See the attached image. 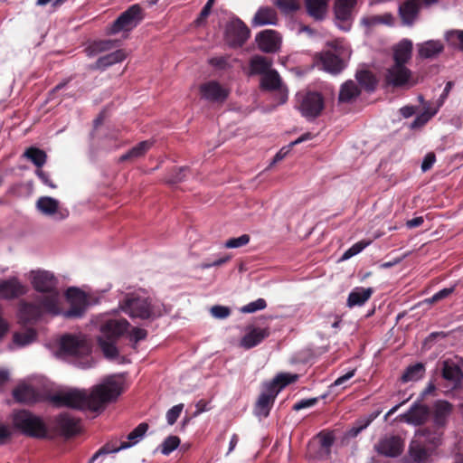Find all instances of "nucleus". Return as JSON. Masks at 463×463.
<instances>
[{"mask_svg": "<svg viewBox=\"0 0 463 463\" xmlns=\"http://www.w3.org/2000/svg\"><path fill=\"white\" fill-rule=\"evenodd\" d=\"M122 392L120 383L108 380L93 386L90 392L84 389L59 391L51 396V402L57 407L98 411L102 410L106 404L116 401Z\"/></svg>", "mask_w": 463, "mask_h": 463, "instance_id": "f257e3e1", "label": "nucleus"}, {"mask_svg": "<svg viewBox=\"0 0 463 463\" xmlns=\"http://www.w3.org/2000/svg\"><path fill=\"white\" fill-rule=\"evenodd\" d=\"M120 309L131 318L154 320L164 313V305L137 292L128 293L119 301Z\"/></svg>", "mask_w": 463, "mask_h": 463, "instance_id": "f03ea898", "label": "nucleus"}, {"mask_svg": "<svg viewBox=\"0 0 463 463\" xmlns=\"http://www.w3.org/2000/svg\"><path fill=\"white\" fill-rule=\"evenodd\" d=\"M129 327V322L122 317L109 318L103 322L98 343L106 358L116 359L118 357V349L116 344Z\"/></svg>", "mask_w": 463, "mask_h": 463, "instance_id": "7ed1b4c3", "label": "nucleus"}, {"mask_svg": "<svg viewBox=\"0 0 463 463\" xmlns=\"http://www.w3.org/2000/svg\"><path fill=\"white\" fill-rule=\"evenodd\" d=\"M56 316L60 314L59 305L54 304L52 297L36 296L32 301L19 302L18 317L21 324L33 325L44 315Z\"/></svg>", "mask_w": 463, "mask_h": 463, "instance_id": "20e7f679", "label": "nucleus"}, {"mask_svg": "<svg viewBox=\"0 0 463 463\" xmlns=\"http://www.w3.org/2000/svg\"><path fill=\"white\" fill-rule=\"evenodd\" d=\"M13 423L25 436L36 439H45L48 436V428L43 419L27 410L16 411Z\"/></svg>", "mask_w": 463, "mask_h": 463, "instance_id": "39448f33", "label": "nucleus"}, {"mask_svg": "<svg viewBox=\"0 0 463 463\" xmlns=\"http://www.w3.org/2000/svg\"><path fill=\"white\" fill-rule=\"evenodd\" d=\"M325 107V98L318 91L303 90L296 95V109L307 120H314L320 117Z\"/></svg>", "mask_w": 463, "mask_h": 463, "instance_id": "423d86ee", "label": "nucleus"}, {"mask_svg": "<svg viewBox=\"0 0 463 463\" xmlns=\"http://www.w3.org/2000/svg\"><path fill=\"white\" fill-rule=\"evenodd\" d=\"M59 351L64 356L85 360L80 362L85 365L90 356L91 345L83 335L67 334L62 335L60 340Z\"/></svg>", "mask_w": 463, "mask_h": 463, "instance_id": "0eeeda50", "label": "nucleus"}, {"mask_svg": "<svg viewBox=\"0 0 463 463\" xmlns=\"http://www.w3.org/2000/svg\"><path fill=\"white\" fill-rule=\"evenodd\" d=\"M144 19L143 9L138 4L132 5L108 27L109 35L119 33H129L135 29Z\"/></svg>", "mask_w": 463, "mask_h": 463, "instance_id": "6e6552de", "label": "nucleus"}, {"mask_svg": "<svg viewBox=\"0 0 463 463\" xmlns=\"http://www.w3.org/2000/svg\"><path fill=\"white\" fill-rule=\"evenodd\" d=\"M30 279L35 291L44 293L43 297H52L54 304L59 305L58 279L54 274L48 270H33Z\"/></svg>", "mask_w": 463, "mask_h": 463, "instance_id": "1a4fd4ad", "label": "nucleus"}, {"mask_svg": "<svg viewBox=\"0 0 463 463\" xmlns=\"http://www.w3.org/2000/svg\"><path fill=\"white\" fill-rule=\"evenodd\" d=\"M250 36V30L239 17H232L224 31L225 43L232 48L242 47Z\"/></svg>", "mask_w": 463, "mask_h": 463, "instance_id": "9d476101", "label": "nucleus"}, {"mask_svg": "<svg viewBox=\"0 0 463 463\" xmlns=\"http://www.w3.org/2000/svg\"><path fill=\"white\" fill-rule=\"evenodd\" d=\"M80 420L68 412H62L52 420L53 430L65 439L72 438L80 432Z\"/></svg>", "mask_w": 463, "mask_h": 463, "instance_id": "9b49d317", "label": "nucleus"}, {"mask_svg": "<svg viewBox=\"0 0 463 463\" xmlns=\"http://www.w3.org/2000/svg\"><path fill=\"white\" fill-rule=\"evenodd\" d=\"M70 307L63 313L67 318L81 317L87 308L88 300L85 293L78 288H71L66 292Z\"/></svg>", "mask_w": 463, "mask_h": 463, "instance_id": "f8f14e48", "label": "nucleus"}, {"mask_svg": "<svg viewBox=\"0 0 463 463\" xmlns=\"http://www.w3.org/2000/svg\"><path fill=\"white\" fill-rule=\"evenodd\" d=\"M199 92L202 99L213 103H223L230 95V90L216 80H209L201 84Z\"/></svg>", "mask_w": 463, "mask_h": 463, "instance_id": "ddd939ff", "label": "nucleus"}, {"mask_svg": "<svg viewBox=\"0 0 463 463\" xmlns=\"http://www.w3.org/2000/svg\"><path fill=\"white\" fill-rule=\"evenodd\" d=\"M404 449V440L398 435L385 436L375 445L376 451L385 457L396 458Z\"/></svg>", "mask_w": 463, "mask_h": 463, "instance_id": "4468645a", "label": "nucleus"}, {"mask_svg": "<svg viewBox=\"0 0 463 463\" xmlns=\"http://www.w3.org/2000/svg\"><path fill=\"white\" fill-rule=\"evenodd\" d=\"M255 41L258 44L259 49L265 53L277 52L281 45L280 34L275 30H263L260 32Z\"/></svg>", "mask_w": 463, "mask_h": 463, "instance_id": "2eb2a0df", "label": "nucleus"}, {"mask_svg": "<svg viewBox=\"0 0 463 463\" xmlns=\"http://www.w3.org/2000/svg\"><path fill=\"white\" fill-rule=\"evenodd\" d=\"M411 78V71L406 66L393 64L385 74V82L393 88H402L409 85Z\"/></svg>", "mask_w": 463, "mask_h": 463, "instance_id": "dca6fc26", "label": "nucleus"}, {"mask_svg": "<svg viewBox=\"0 0 463 463\" xmlns=\"http://www.w3.org/2000/svg\"><path fill=\"white\" fill-rule=\"evenodd\" d=\"M277 396L278 390H272L264 383L262 392L254 406V414L258 417L267 418L269 415V411L273 407Z\"/></svg>", "mask_w": 463, "mask_h": 463, "instance_id": "f3484780", "label": "nucleus"}, {"mask_svg": "<svg viewBox=\"0 0 463 463\" xmlns=\"http://www.w3.org/2000/svg\"><path fill=\"white\" fill-rule=\"evenodd\" d=\"M354 0H337L335 6V15L337 26L347 32L351 28L352 7Z\"/></svg>", "mask_w": 463, "mask_h": 463, "instance_id": "a211bd4d", "label": "nucleus"}, {"mask_svg": "<svg viewBox=\"0 0 463 463\" xmlns=\"http://www.w3.org/2000/svg\"><path fill=\"white\" fill-rule=\"evenodd\" d=\"M429 416L430 408L425 404L415 402L408 411L401 415V418L409 424L420 426L425 423Z\"/></svg>", "mask_w": 463, "mask_h": 463, "instance_id": "6ab92c4d", "label": "nucleus"}, {"mask_svg": "<svg viewBox=\"0 0 463 463\" xmlns=\"http://www.w3.org/2000/svg\"><path fill=\"white\" fill-rule=\"evenodd\" d=\"M27 289L16 278L0 280V298L13 299L26 294Z\"/></svg>", "mask_w": 463, "mask_h": 463, "instance_id": "aec40b11", "label": "nucleus"}, {"mask_svg": "<svg viewBox=\"0 0 463 463\" xmlns=\"http://www.w3.org/2000/svg\"><path fill=\"white\" fill-rule=\"evenodd\" d=\"M442 377L452 384L453 389H459L463 384V371L454 362L445 360L442 364Z\"/></svg>", "mask_w": 463, "mask_h": 463, "instance_id": "412c9836", "label": "nucleus"}, {"mask_svg": "<svg viewBox=\"0 0 463 463\" xmlns=\"http://www.w3.org/2000/svg\"><path fill=\"white\" fill-rule=\"evenodd\" d=\"M319 62L323 70L332 74L341 72L345 67L344 61L332 51L322 52L319 54Z\"/></svg>", "mask_w": 463, "mask_h": 463, "instance_id": "4be33fe9", "label": "nucleus"}, {"mask_svg": "<svg viewBox=\"0 0 463 463\" xmlns=\"http://www.w3.org/2000/svg\"><path fill=\"white\" fill-rule=\"evenodd\" d=\"M413 44L409 39L400 41L392 48V59L394 63L405 66L410 61L412 56Z\"/></svg>", "mask_w": 463, "mask_h": 463, "instance_id": "5701e85b", "label": "nucleus"}, {"mask_svg": "<svg viewBox=\"0 0 463 463\" xmlns=\"http://www.w3.org/2000/svg\"><path fill=\"white\" fill-rule=\"evenodd\" d=\"M36 206L45 215L58 214L60 220L65 219L69 215L68 210H59V201L52 197H40L36 202Z\"/></svg>", "mask_w": 463, "mask_h": 463, "instance_id": "b1692460", "label": "nucleus"}, {"mask_svg": "<svg viewBox=\"0 0 463 463\" xmlns=\"http://www.w3.org/2000/svg\"><path fill=\"white\" fill-rule=\"evenodd\" d=\"M420 10V4L418 0H406L399 6V14L402 23L411 25L417 18Z\"/></svg>", "mask_w": 463, "mask_h": 463, "instance_id": "393cba45", "label": "nucleus"}, {"mask_svg": "<svg viewBox=\"0 0 463 463\" xmlns=\"http://www.w3.org/2000/svg\"><path fill=\"white\" fill-rule=\"evenodd\" d=\"M278 21V14L273 7L260 6L255 13L251 24L253 26L275 25Z\"/></svg>", "mask_w": 463, "mask_h": 463, "instance_id": "a878e982", "label": "nucleus"}, {"mask_svg": "<svg viewBox=\"0 0 463 463\" xmlns=\"http://www.w3.org/2000/svg\"><path fill=\"white\" fill-rule=\"evenodd\" d=\"M452 411V405L446 401H439L433 412V428L443 430L448 422V417Z\"/></svg>", "mask_w": 463, "mask_h": 463, "instance_id": "bb28decb", "label": "nucleus"}, {"mask_svg": "<svg viewBox=\"0 0 463 463\" xmlns=\"http://www.w3.org/2000/svg\"><path fill=\"white\" fill-rule=\"evenodd\" d=\"M127 57L124 50L119 49L107 55L99 57L95 63L90 65V70L105 71L107 68L123 61Z\"/></svg>", "mask_w": 463, "mask_h": 463, "instance_id": "cd10ccee", "label": "nucleus"}, {"mask_svg": "<svg viewBox=\"0 0 463 463\" xmlns=\"http://www.w3.org/2000/svg\"><path fill=\"white\" fill-rule=\"evenodd\" d=\"M420 59H433L439 56L444 50L443 43L439 40H429L417 44Z\"/></svg>", "mask_w": 463, "mask_h": 463, "instance_id": "c85d7f7f", "label": "nucleus"}, {"mask_svg": "<svg viewBox=\"0 0 463 463\" xmlns=\"http://www.w3.org/2000/svg\"><path fill=\"white\" fill-rule=\"evenodd\" d=\"M269 328H251L241 340V345L245 349H250L260 344L269 335Z\"/></svg>", "mask_w": 463, "mask_h": 463, "instance_id": "c756f323", "label": "nucleus"}, {"mask_svg": "<svg viewBox=\"0 0 463 463\" xmlns=\"http://www.w3.org/2000/svg\"><path fill=\"white\" fill-rule=\"evenodd\" d=\"M443 430L431 427L420 429L415 433V438L421 439L424 445H431L432 448H437L441 443V437Z\"/></svg>", "mask_w": 463, "mask_h": 463, "instance_id": "7c9ffc66", "label": "nucleus"}, {"mask_svg": "<svg viewBox=\"0 0 463 463\" xmlns=\"http://www.w3.org/2000/svg\"><path fill=\"white\" fill-rule=\"evenodd\" d=\"M307 14L316 21H322L326 14L328 0H305Z\"/></svg>", "mask_w": 463, "mask_h": 463, "instance_id": "2f4dec72", "label": "nucleus"}, {"mask_svg": "<svg viewBox=\"0 0 463 463\" xmlns=\"http://www.w3.org/2000/svg\"><path fill=\"white\" fill-rule=\"evenodd\" d=\"M409 455L414 463H423L428 459L430 452L421 439L414 437L409 447Z\"/></svg>", "mask_w": 463, "mask_h": 463, "instance_id": "473e14b6", "label": "nucleus"}, {"mask_svg": "<svg viewBox=\"0 0 463 463\" xmlns=\"http://www.w3.org/2000/svg\"><path fill=\"white\" fill-rule=\"evenodd\" d=\"M147 430L148 424L146 422H141L128 435V441H122L119 447L113 449L112 451L118 452L119 450L128 449L137 444L144 437Z\"/></svg>", "mask_w": 463, "mask_h": 463, "instance_id": "72a5a7b5", "label": "nucleus"}, {"mask_svg": "<svg viewBox=\"0 0 463 463\" xmlns=\"http://www.w3.org/2000/svg\"><path fill=\"white\" fill-rule=\"evenodd\" d=\"M361 94L358 85L353 80H347L342 84L339 91L338 101L341 103H349L355 99Z\"/></svg>", "mask_w": 463, "mask_h": 463, "instance_id": "f704fd0d", "label": "nucleus"}, {"mask_svg": "<svg viewBox=\"0 0 463 463\" xmlns=\"http://www.w3.org/2000/svg\"><path fill=\"white\" fill-rule=\"evenodd\" d=\"M373 289L371 288H355L352 290L347 298V306L353 307L364 305L372 296Z\"/></svg>", "mask_w": 463, "mask_h": 463, "instance_id": "c9c22d12", "label": "nucleus"}, {"mask_svg": "<svg viewBox=\"0 0 463 463\" xmlns=\"http://www.w3.org/2000/svg\"><path fill=\"white\" fill-rule=\"evenodd\" d=\"M14 399L18 402L34 403L37 401L35 390L29 385H19L13 391Z\"/></svg>", "mask_w": 463, "mask_h": 463, "instance_id": "e433bc0d", "label": "nucleus"}, {"mask_svg": "<svg viewBox=\"0 0 463 463\" xmlns=\"http://www.w3.org/2000/svg\"><path fill=\"white\" fill-rule=\"evenodd\" d=\"M154 141L152 140H145L139 142L137 146H133L130 150H128L126 154L120 156V161L125 162L127 160H134L139 158L153 146Z\"/></svg>", "mask_w": 463, "mask_h": 463, "instance_id": "4c0bfd02", "label": "nucleus"}, {"mask_svg": "<svg viewBox=\"0 0 463 463\" xmlns=\"http://www.w3.org/2000/svg\"><path fill=\"white\" fill-rule=\"evenodd\" d=\"M282 80L276 70H271L261 76L260 88L264 90L274 91L282 85Z\"/></svg>", "mask_w": 463, "mask_h": 463, "instance_id": "58836bf2", "label": "nucleus"}, {"mask_svg": "<svg viewBox=\"0 0 463 463\" xmlns=\"http://www.w3.org/2000/svg\"><path fill=\"white\" fill-rule=\"evenodd\" d=\"M272 65V61L264 56L255 55L250 61V68L251 74L257 75H264L268 71H271L270 69Z\"/></svg>", "mask_w": 463, "mask_h": 463, "instance_id": "ea45409f", "label": "nucleus"}, {"mask_svg": "<svg viewBox=\"0 0 463 463\" xmlns=\"http://www.w3.org/2000/svg\"><path fill=\"white\" fill-rule=\"evenodd\" d=\"M23 156L31 161L37 169L42 168L47 161V154L44 150L36 146H30L25 149Z\"/></svg>", "mask_w": 463, "mask_h": 463, "instance_id": "a19ab883", "label": "nucleus"}, {"mask_svg": "<svg viewBox=\"0 0 463 463\" xmlns=\"http://www.w3.org/2000/svg\"><path fill=\"white\" fill-rule=\"evenodd\" d=\"M425 371V365L422 363H416L405 369L401 381L402 383L416 382L424 376Z\"/></svg>", "mask_w": 463, "mask_h": 463, "instance_id": "79ce46f5", "label": "nucleus"}, {"mask_svg": "<svg viewBox=\"0 0 463 463\" xmlns=\"http://www.w3.org/2000/svg\"><path fill=\"white\" fill-rule=\"evenodd\" d=\"M298 374H291V373H280L276 377L269 382L265 383L266 385L269 386V388H271L272 390H278V393L286 387L287 385L295 383L298 380Z\"/></svg>", "mask_w": 463, "mask_h": 463, "instance_id": "37998d69", "label": "nucleus"}, {"mask_svg": "<svg viewBox=\"0 0 463 463\" xmlns=\"http://www.w3.org/2000/svg\"><path fill=\"white\" fill-rule=\"evenodd\" d=\"M115 43L116 41L113 40L94 41L85 48V52L89 57H92L100 52L111 50L115 46Z\"/></svg>", "mask_w": 463, "mask_h": 463, "instance_id": "c03bdc74", "label": "nucleus"}, {"mask_svg": "<svg viewBox=\"0 0 463 463\" xmlns=\"http://www.w3.org/2000/svg\"><path fill=\"white\" fill-rule=\"evenodd\" d=\"M393 17L390 13L382 15H369L361 19V24L368 29L379 24L392 25Z\"/></svg>", "mask_w": 463, "mask_h": 463, "instance_id": "a18cd8bd", "label": "nucleus"}, {"mask_svg": "<svg viewBox=\"0 0 463 463\" xmlns=\"http://www.w3.org/2000/svg\"><path fill=\"white\" fill-rule=\"evenodd\" d=\"M355 78L358 83L364 88L367 91H373L377 85L375 76L367 70H363L356 72Z\"/></svg>", "mask_w": 463, "mask_h": 463, "instance_id": "49530a36", "label": "nucleus"}, {"mask_svg": "<svg viewBox=\"0 0 463 463\" xmlns=\"http://www.w3.org/2000/svg\"><path fill=\"white\" fill-rule=\"evenodd\" d=\"M37 336L36 330L30 327L25 329L24 332H16L14 335V342L20 345L24 346L26 345L31 344L35 340Z\"/></svg>", "mask_w": 463, "mask_h": 463, "instance_id": "de8ad7c7", "label": "nucleus"}, {"mask_svg": "<svg viewBox=\"0 0 463 463\" xmlns=\"http://www.w3.org/2000/svg\"><path fill=\"white\" fill-rule=\"evenodd\" d=\"M274 5L284 14L297 12L300 8V5L298 0H275Z\"/></svg>", "mask_w": 463, "mask_h": 463, "instance_id": "09e8293b", "label": "nucleus"}, {"mask_svg": "<svg viewBox=\"0 0 463 463\" xmlns=\"http://www.w3.org/2000/svg\"><path fill=\"white\" fill-rule=\"evenodd\" d=\"M180 439L177 436L167 437L160 446V451L163 455H169L178 448Z\"/></svg>", "mask_w": 463, "mask_h": 463, "instance_id": "8fccbe9b", "label": "nucleus"}, {"mask_svg": "<svg viewBox=\"0 0 463 463\" xmlns=\"http://www.w3.org/2000/svg\"><path fill=\"white\" fill-rule=\"evenodd\" d=\"M446 40L449 45L463 51V31L452 30L447 33Z\"/></svg>", "mask_w": 463, "mask_h": 463, "instance_id": "3c124183", "label": "nucleus"}, {"mask_svg": "<svg viewBox=\"0 0 463 463\" xmlns=\"http://www.w3.org/2000/svg\"><path fill=\"white\" fill-rule=\"evenodd\" d=\"M189 171L187 166L183 167H175L171 170L169 175L166 178V182L169 184H177L182 182L185 176L186 173Z\"/></svg>", "mask_w": 463, "mask_h": 463, "instance_id": "603ef678", "label": "nucleus"}, {"mask_svg": "<svg viewBox=\"0 0 463 463\" xmlns=\"http://www.w3.org/2000/svg\"><path fill=\"white\" fill-rule=\"evenodd\" d=\"M249 241L250 236L248 234H242L240 237L227 240L224 243V247L227 249H236L247 245Z\"/></svg>", "mask_w": 463, "mask_h": 463, "instance_id": "864d4df0", "label": "nucleus"}, {"mask_svg": "<svg viewBox=\"0 0 463 463\" xmlns=\"http://www.w3.org/2000/svg\"><path fill=\"white\" fill-rule=\"evenodd\" d=\"M319 443L322 449H326V453H330V448L335 442V437L331 432H320L317 435Z\"/></svg>", "mask_w": 463, "mask_h": 463, "instance_id": "5fc2aeb1", "label": "nucleus"}, {"mask_svg": "<svg viewBox=\"0 0 463 463\" xmlns=\"http://www.w3.org/2000/svg\"><path fill=\"white\" fill-rule=\"evenodd\" d=\"M456 287L452 286L450 288H445L437 293H435L431 298H427L425 301L429 304H434L437 303L448 297H449L454 291Z\"/></svg>", "mask_w": 463, "mask_h": 463, "instance_id": "6e6d98bb", "label": "nucleus"}, {"mask_svg": "<svg viewBox=\"0 0 463 463\" xmlns=\"http://www.w3.org/2000/svg\"><path fill=\"white\" fill-rule=\"evenodd\" d=\"M266 307H267L266 300L263 298H258L257 300L252 301V302L245 305L244 307H242L241 312L253 313L258 310H262V309L266 308Z\"/></svg>", "mask_w": 463, "mask_h": 463, "instance_id": "4d7b16f0", "label": "nucleus"}, {"mask_svg": "<svg viewBox=\"0 0 463 463\" xmlns=\"http://www.w3.org/2000/svg\"><path fill=\"white\" fill-rule=\"evenodd\" d=\"M183 409H184V404L179 403L177 405L173 406L170 410L167 411L166 420L169 425H174L176 422Z\"/></svg>", "mask_w": 463, "mask_h": 463, "instance_id": "13d9d810", "label": "nucleus"}, {"mask_svg": "<svg viewBox=\"0 0 463 463\" xmlns=\"http://www.w3.org/2000/svg\"><path fill=\"white\" fill-rule=\"evenodd\" d=\"M211 314L215 318L224 319L231 315V309L228 307L216 305L211 308Z\"/></svg>", "mask_w": 463, "mask_h": 463, "instance_id": "bf43d9fd", "label": "nucleus"}, {"mask_svg": "<svg viewBox=\"0 0 463 463\" xmlns=\"http://www.w3.org/2000/svg\"><path fill=\"white\" fill-rule=\"evenodd\" d=\"M377 416V414L375 415H371L370 417L366 418V419H364V420H358L357 421V426L354 427L352 430H351V432L354 436H356L358 433H360L362 430H364V429H366L370 423L374 420V418Z\"/></svg>", "mask_w": 463, "mask_h": 463, "instance_id": "052dcab7", "label": "nucleus"}, {"mask_svg": "<svg viewBox=\"0 0 463 463\" xmlns=\"http://www.w3.org/2000/svg\"><path fill=\"white\" fill-rule=\"evenodd\" d=\"M147 336V331L139 327H133L129 332V339L134 343H137L141 340L146 339Z\"/></svg>", "mask_w": 463, "mask_h": 463, "instance_id": "680f3d73", "label": "nucleus"}, {"mask_svg": "<svg viewBox=\"0 0 463 463\" xmlns=\"http://www.w3.org/2000/svg\"><path fill=\"white\" fill-rule=\"evenodd\" d=\"M317 402H318V398H310V399L301 400L293 405V410L298 411L300 410L309 408V407L316 405L317 403Z\"/></svg>", "mask_w": 463, "mask_h": 463, "instance_id": "e2e57ef3", "label": "nucleus"}, {"mask_svg": "<svg viewBox=\"0 0 463 463\" xmlns=\"http://www.w3.org/2000/svg\"><path fill=\"white\" fill-rule=\"evenodd\" d=\"M231 260V256L230 255H225V256H222L212 262H203L201 264V268L203 269H210L212 267H220L225 263H227L229 260Z\"/></svg>", "mask_w": 463, "mask_h": 463, "instance_id": "0e129e2a", "label": "nucleus"}, {"mask_svg": "<svg viewBox=\"0 0 463 463\" xmlns=\"http://www.w3.org/2000/svg\"><path fill=\"white\" fill-rule=\"evenodd\" d=\"M35 175L38 176V178L47 186L55 189L57 186L56 184L51 180L50 175L48 173L44 172L43 170L36 169Z\"/></svg>", "mask_w": 463, "mask_h": 463, "instance_id": "69168bd1", "label": "nucleus"}, {"mask_svg": "<svg viewBox=\"0 0 463 463\" xmlns=\"http://www.w3.org/2000/svg\"><path fill=\"white\" fill-rule=\"evenodd\" d=\"M436 161V156L434 153L430 152V153H428L423 161H422V164H421V170L423 172H427L428 170H430L434 163Z\"/></svg>", "mask_w": 463, "mask_h": 463, "instance_id": "338daca9", "label": "nucleus"}, {"mask_svg": "<svg viewBox=\"0 0 463 463\" xmlns=\"http://www.w3.org/2000/svg\"><path fill=\"white\" fill-rule=\"evenodd\" d=\"M274 91H277L276 99L278 100L279 104H284L287 102L288 98V90L286 86L282 84L279 89H277Z\"/></svg>", "mask_w": 463, "mask_h": 463, "instance_id": "774afa93", "label": "nucleus"}]
</instances>
